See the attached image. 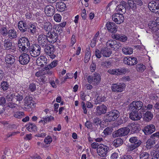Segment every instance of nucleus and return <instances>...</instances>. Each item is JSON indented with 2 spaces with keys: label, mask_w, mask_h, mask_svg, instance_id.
Listing matches in <instances>:
<instances>
[{
  "label": "nucleus",
  "mask_w": 159,
  "mask_h": 159,
  "mask_svg": "<svg viewBox=\"0 0 159 159\" xmlns=\"http://www.w3.org/2000/svg\"><path fill=\"white\" fill-rule=\"evenodd\" d=\"M44 49V51L46 54L48 55L52 59H53L56 57V55L54 53V48L52 46H46Z\"/></svg>",
  "instance_id": "nucleus-13"
},
{
  "label": "nucleus",
  "mask_w": 159,
  "mask_h": 159,
  "mask_svg": "<svg viewBox=\"0 0 159 159\" xmlns=\"http://www.w3.org/2000/svg\"><path fill=\"white\" fill-rule=\"evenodd\" d=\"M101 80V76L98 73H95L92 75H89L87 78L88 82L90 84L93 82L94 84H98Z\"/></svg>",
  "instance_id": "nucleus-4"
},
{
  "label": "nucleus",
  "mask_w": 159,
  "mask_h": 159,
  "mask_svg": "<svg viewBox=\"0 0 159 159\" xmlns=\"http://www.w3.org/2000/svg\"><path fill=\"white\" fill-rule=\"evenodd\" d=\"M126 6L127 7H128V8L131 9L133 10H136L137 8L134 0H128Z\"/></svg>",
  "instance_id": "nucleus-29"
},
{
  "label": "nucleus",
  "mask_w": 159,
  "mask_h": 159,
  "mask_svg": "<svg viewBox=\"0 0 159 159\" xmlns=\"http://www.w3.org/2000/svg\"><path fill=\"white\" fill-rule=\"evenodd\" d=\"M149 25V28L151 29L153 31L156 32L158 30V27L157 26L158 25H159L157 22V20H156V22L154 21H152V23L150 24Z\"/></svg>",
  "instance_id": "nucleus-36"
},
{
  "label": "nucleus",
  "mask_w": 159,
  "mask_h": 159,
  "mask_svg": "<svg viewBox=\"0 0 159 159\" xmlns=\"http://www.w3.org/2000/svg\"><path fill=\"white\" fill-rule=\"evenodd\" d=\"M131 111L132 112L129 114V118L132 120H139L142 118V114L140 112L137 111Z\"/></svg>",
  "instance_id": "nucleus-16"
},
{
  "label": "nucleus",
  "mask_w": 159,
  "mask_h": 159,
  "mask_svg": "<svg viewBox=\"0 0 159 159\" xmlns=\"http://www.w3.org/2000/svg\"><path fill=\"white\" fill-rule=\"evenodd\" d=\"M23 98V96L20 95L18 94H15V99L18 101H20L22 100Z\"/></svg>",
  "instance_id": "nucleus-62"
},
{
  "label": "nucleus",
  "mask_w": 159,
  "mask_h": 159,
  "mask_svg": "<svg viewBox=\"0 0 159 159\" xmlns=\"http://www.w3.org/2000/svg\"><path fill=\"white\" fill-rule=\"evenodd\" d=\"M152 139H148L146 142V147L147 149H150L155 144L154 141Z\"/></svg>",
  "instance_id": "nucleus-43"
},
{
  "label": "nucleus",
  "mask_w": 159,
  "mask_h": 159,
  "mask_svg": "<svg viewBox=\"0 0 159 159\" xmlns=\"http://www.w3.org/2000/svg\"><path fill=\"white\" fill-rule=\"evenodd\" d=\"M38 39L39 45L42 47H45L48 45V41L45 35L40 34L39 36Z\"/></svg>",
  "instance_id": "nucleus-9"
},
{
  "label": "nucleus",
  "mask_w": 159,
  "mask_h": 159,
  "mask_svg": "<svg viewBox=\"0 0 159 159\" xmlns=\"http://www.w3.org/2000/svg\"><path fill=\"white\" fill-rule=\"evenodd\" d=\"M123 61L125 64L130 65L136 64L138 62L137 59L134 57L125 58L124 59Z\"/></svg>",
  "instance_id": "nucleus-21"
},
{
  "label": "nucleus",
  "mask_w": 159,
  "mask_h": 159,
  "mask_svg": "<svg viewBox=\"0 0 159 159\" xmlns=\"http://www.w3.org/2000/svg\"><path fill=\"white\" fill-rule=\"evenodd\" d=\"M44 12L47 16H51L54 14V8L51 5L47 6L45 7Z\"/></svg>",
  "instance_id": "nucleus-23"
},
{
  "label": "nucleus",
  "mask_w": 159,
  "mask_h": 159,
  "mask_svg": "<svg viewBox=\"0 0 159 159\" xmlns=\"http://www.w3.org/2000/svg\"><path fill=\"white\" fill-rule=\"evenodd\" d=\"M18 46L20 51L26 53L29 52L30 43L27 38L25 37L20 38L18 41Z\"/></svg>",
  "instance_id": "nucleus-1"
},
{
  "label": "nucleus",
  "mask_w": 159,
  "mask_h": 159,
  "mask_svg": "<svg viewBox=\"0 0 159 159\" xmlns=\"http://www.w3.org/2000/svg\"><path fill=\"white\" fill-rule=\"evenodd\" d=\"M127 39V37L124 35H121L119 41L123 42H125Z\"/></svg>",
  "instance_id": "nucleus-63"
},
{
  "label": "nucleus",
  "mask_w": 159,
  "mask_h": 159,
  "mask_svg": "<svg viewBox=\"0 0 159 159\" xmlns=\"http://www.w3.org/2000/svg\"><path fill=\"white\" fill-rule=\"evenodd\" d=\"M119 157L118 154L117 152H114L111 155L110 157L111 159H116Z\"/></svg>",
  "instance_id": "nucleus-64"
},
{
  "label": "nucleus",
  "mask_w": 159,
  "mask_h": 159,
  "mask_svg": "<svg viewBox=\"0 0 159 159\" xmlns=\"http://www.w3.org/2000/svg\"><path fill=\"white\" fill-rule=\"evenodd\" d=\"M109 150V148L108 146L103 144H100L97 150L99 156L104 157L107 153Z\"/></svg>",
  "instance_id": "nucleus-3"
},
{
  "label": "nucleus",
  "mask_w": 159,
  "mask_h": 159,
  "mask_svg": "<svg viewBox=\"0 0 159 159\" xmlns=\"http://www.w3.org/2000/svg\"><path fill=\"white\" fill-rule=\"evenodd\" d=\"M128 70L127 69L124 68L115 69H110L108 70V72L111 74L116 75L125 74Z\"/></svg>",
  "instance_id": "nucleus-14"
},
{
  "label": "nucleus",
  "mask_w": 159,
  "mask_h": 159,
  "mask_svg": "<svg viewBox=\"0 0 159 159\" xmlns=\"http://www.w3.org/2000/svg\"><path fill=\"white\" fill-rule=\"evenodd\" d=\"M107 110V107L104 105L98 106L96 108V114L100 116L105 113Z\"/></svg>",
  "instance_id": "nucleus-20"
},
{
  "label": "nucleus",
  "mask_w": 159,
  "mask_h": 159,
  "mask_svg": "<svg viewBox=\"0 0 159 159\" xmlns=\"http://www.w3.org/2000/svg\"><path fill=\"white\" fill-rule=\"evenodd\" d=\"M88 96H89V95H87L85 92L83 91L80 92V98L83 101H86Z\"/></svg>",
  "instance_id": "nucleus-50"
},
{
  "label": "nucleus",
  "mask_w": 159,
  "mask_h": 159,
  "mask_svg": "<svg viewBox=\"0 0 159 159\" xmlns=\"http://www.w3.org/2000/svg\"><path fill=\"white\" fill-rule=\"evenodd\" d=\"M136 70L142 72L146 69L145 66L143 64H138L136 66Z\"/></svg>",
  "instance_id": "nucleus-48"
},
{
  "label": "nucleus",
  "mask_w": 159,
  "mask_h": 159,
  "mask_svg": "<svg viewBox=\"0 0 159 159\" xmlns=\"http://www.w3.org/2000/svg\"><path fill=\"white\" fill-rule=\"evenodd\" d=\"M47 59L43 56H41L38 57L36 61L37 65L39 66L42 67L44 63H47Z\"/></svg>",
  "instance_id": "nucleus-24"
},
{
  "label": "nucleus",
  "mask_w": 159,
  "mask_h": 159,
  "mask_svg": "<svg viewBox=\"0 0 159 159\" xmlns=\"http://www.w3.org/2000/svg\"><path fill=\"white\" fill-rule=\"evenodd\" d=\"M3 46L6 49L9 50L11 48L12 44L9 39H5L3 41Z\"/></svg>",
  "instance_id": "nucleus-35"
},
{
  "label": "nucleus",
  "mask_w": 159,
  "mask_h": 159,
  "mask_svg": "<svg viewBox=\"0 0 159 159\" xmlns=\"http://www.w3.org/2000/svg\"><path fill=\"white\" fill-rule=\"evenodd\" d=\"M56 7L58 11H62L65 10L66 5L64 2H59L57 3Z\"/></svg>",
  "instance_id": "nucleus-31"
},
{
  "label": "nucleus",
  "mask_w": 159,
  "mask_h": 159,
  "mask_svg": "<svg viewBox=\"0 0 159 159\" xmlns=\"http://www.w3.org/2000/svg\"><path fill=\"white\" fill-rule=\"evenodd\" d=\"M128 108L130 111H138L141 109L142 112L147 110L146 106H143L142 102L139 101H133L129 105Z\"/></svg>",
  "instance_id": "nucleus-2"
},
{
  "label": "nucleus",
  "mask_w": 159,
  "mask_h": 159,
  "mask_svg": "<svg viewBox=\"0 0 159 159\" xmlns=\"http://www.w3.org/2000/svg\"><path fill=\"white\" fill-rule=\"evenodd\" d=\"M5 94V97L7 101H11L15 99V94L11 93L10 92L7 91Z\"/></svg>",
  "instance_id": "nucleus-33"
},
{
  "label": "nucleus",
  "mask_w": 159,
  "mask_h": 159,
  "mask_svg": "<svg viewBox=\"0 0 159 159\" xmlns=\"http://www.w3.org/2000/svg\"><path fill=\"white\" fill-rule=\"evenodd\" d=\"M125 84L117 83L112 84L111 89L113 92L119 93L122 92L125 89Z\"/></svg>",
  "instance_id": "nucleus-7"
},
{
  "label": "nucleus",
  "mask_w": 159,
  "mask_h": 159,
  "mask_svg": "<svg viewBox=\"0 0 159 159\" xmlns=\"http://www.w3.org/2000/svg\"><path fill=\"white\" fill-rule=\"evenodd\" d=\"M116 2L115 1H112L106 7V10L107 11V12L108 13L110 12V10L111 7H112L114 6H116Z\"/></svg>",
  "instance_id": "nucleus-49"
},
{
  "label": "nucleus",
  "mask_w": 159,
  "mask_h": 159,
  "mask_svg": "<svg viewBox=\"0 0 159 159\" xmlns=\"http://www.w3.org/2000/svg\"><path fill=\"white\" fill-rule=\"evenodd\" d=\"M52 141V137L49 136H47L44 139V142L46 144H50Z\"/></svg>",
  "instance_id": "nucleus-53"
},
{
  "label": "nucleus",
  "mask_w": 159,
  "mask_h": 159,
  "mask_svg": "<svg viewBox=\"0 0 159 159\" xmlns=\"http://www.w3.org/2000/svg\"><path fill=\"white\" fill-rule=\"evenodd\" d=\"M149 157V154L146 152H141L139 156L140 159H148Z\"/></svg>",
  "instance_id": "nucleus-46"
},
{
  "label": "nucleus",
  "mask_w": 159,
  "mask_h": 159,
  "mask_svg": "<svg viewBox=\"0 0 159 159\" xmlns=\"http://www.w3.org/2000/svg\"><path fill=\"white\" fill-rule=\"evenodd\" d=\"M48 41L51 43H54L57 41V34L55 32H48L46 35Z\"/></svg>",
  "instance_id": "nucleus-10"
},
{
  "label": "nucleus",
  "mask_w": 159,
  "mask_h": 159,
  "mask_svg": "<svg viewBox=\"0 0 159 159\" xmlns=\"http://www.w3.org/2000/svg\"><path fill=\"white\" fill-rule=\"evenodd\" d=\"M28 32L33 34L35 33L37 30L36 27L35 25L33 24H30L28 26Z\"/></svg>",
  "instance_id": "nucleus-39"
},
{
  "label": "nucleus",
  "mask_w": 159,
  "mask_h": 159,
  "mask_svg": "<svg viewBox=\"0 0 159 159\" xmlns=\"http://www.w3.org/2000/svg\"><path fill=\"white\" fill-rule=\"evenodd\" d=\"M36 89V85L34 83H32L30 84L29 86V90L32 92L34 91Z\"/></svg>",
  "instance_id": "nucleus-58"
},
{
  "label": "nucleus",
  "mask_w": 159,
  "mask_h": 159,
  "mask_svg": "<svg viewBox=\"0 0 159 159\" xmlns=\"http://www.w3.org/2000/svg\"><path fill=\"white\" fill-rule=\"evenodd\" d=\"M116 41L113 40H109L107 43V45L108 46L111 47V48H113L114 45Z\"/></svg>",
  "instance_id": "nucleus-51"
},
{
  "label": "nucleus",
  "mask_w": 159,
  "mask_h": 159,
  "mask_svg": "<svg viewBox=\"0 0 159 159\" xmlns=\"http://www.w3.org/2000/svg\"><path fill=\"white\" fill-rule=\"evenodd\" d=\"M112 20L117 24H120L124 21V18L122 14L116 13L112 16Z\"/></svg>",
  "instance_id": "nucleus-15"
},
{
  "label": "nucleus",
  "mask_w": 159,
  "mask_h": 159,
  "mask_svg": "<svg viewBox=\"0 0 159 159\" xmlns=\"http://www.w3.org/2000/svg\"><path fill=\"white\" fill-rule=\"evenodd\" d=\"M48 122H49L48 118L47 116L45 117H43L42 118L41 120L39 121V123H42L44 125L45 123H47Z\"/></svg>",
  "instance_id": "nucleus-60"
},
{
  "label": "nucleus",
  "mask_w": 159,
  "mask_h": 159,
  "mask_svg": "<svg viewBox=\"0 0 159 159\" xmlns=\"http://www.w3.org/2000/svg\"><path fill=\"white\" fill-rule=\"evenodd\" d=\"M54 19L55 21L59 22L61 20V16L59 14H55L54 16Z\"/></svg>",
  "instance_id": "nucleus-54"
},
{
  "label": "nucleus",
  "mask_w": 159,
  "mask_h": 159,
  "mask_svg": "<svg viewBox=\"0 0 159 159\" xmlns=\"http://www.w3.org/2000/svg\"><path fill=\"white\" fill-rule=\"evenodd\" d=\"M90 57V52L89 51H87L85 56V62H87L89 60Z\"/></svg>",
  "instance_id": "nucleus-56"
},
{
  "label": "nucleus",
  "mask_w": 159,
  "mask_h": 159,
  "mask_svg": "<svg viewBox=\"0 0 159 159\" xmlns=\"http://www.w3.org/2000/svg\"><path fill=\"white\" fill-rule=\"evenodd\" d=\"M52 28L51 24L49 22H46L44 23L43 29L47 31H50Z\"/></svg>",
  "instance_id": "nucleus-41"
},
{
  "label": "nucleus",
  "mask_w": 159,
  "mask_h": 159,
  "mask_svg": "<svg viewBox=\"0 0 159 159\" xmlns=\"http://www.w3.org/2000/svg\"><path fill=\"white\" fill-rule=\"evenodd\" d=\"M122 51L125 55H130L133 52V49L130 47H123L122 49Z\"/></svg>",
  "instance_id": "nucleus-37"
},
{
  "label": "nucleus",
  "mask_w": 159,
  "mask_h": 159,
  "mask_svg": "<svg viewBox=\"0 0 159 159\" xmlns=\"http://www.w3.org/2000/svg\"><path fill=\"white\" fill-rule=\"evenodd\" d=\"M119 112L117 110H112L107 114L106 120L109 121H114L119 117Z\"/></svg>",
  "instance_id": "nucleus-6"
},
{
  "label": "nucleus",
  "mask_w": 159,
  "mask_h": 159,
  "mask_svg": "<svg viewBox=\"0 0 159 159\" xmlns=\"http://www.w3.org/2000/svg\"><path fill=\"white\" fill-rule=\"evenodd\" d=\"M153 116V114L149 111H147L143 113V120L147 122L150 121L152 119Z\"/></svg>",
  "instance_id": "nucleus-25"
},
{
  "label": "nucleus",
  "mask_w": 159,
  "mask_h": 159,
  "mask_svg": "<svg viewBox=\"0 0 159 159\" xmlns=\"http://www.w3.org/2000/svg\"><path fill=\"white\" fill-rule=\"evenodd\" d=\"M129 141L130 142L133 143V144H136L137 146H140L141 143V141L138 139L136 137H131Z\"/></svg>",
  "instance_id": "nucleus-38"
},
{
  "label": "nucleus",
  "mask_w": 159,
  "mask_h": 159,
  "mask_svg": "<svg viewBox=\"0 0 159 159\" xmlns=\"http://www.w3.org/2000/svg\"><path fill=\"white\" fill-rule=\"evenodd\" d=\"M26 23L23 21H19L18 23V28L22 32H24L26 31Z\"/></svg>",
  "instance_id": "nucleus-26"
},
{
  "label": "nucleus",
  "mask_w": 159,
  "mask_h": 159,
  "mask_svg": "<svg viewBox=\"0 0 159 159\" xmlns=\"http://www.w3.org/2000/svg\"><path fill=\"white\" fill-rule=\"evenodd\" d=\"M93 123L95 125H98L101 123L100 120L98 117L94 118L93 119Z\"/></svg>",
  "instance_id": "nucleus-61"
},
{
  "label": "nucleus",
  "mask_w": 159,
  "mask_h": 159,
  "mask_svg": "<svg viewBox=\"0 0 159 159\" xmlns=\"http://www.w3.org/2000/svg\"><path fill=\"white\" fill-rule=\"evenodd\" d=\"M106 100V98L104 96H98L95 101V104H97L100 103L102 102H104Z\"/></svg>",
  "instance_id": "nucleus-42"
},
{
  "label": "nucleus",
  "mask_w": 159,
  "mask_h": 159,
  "mask_svg": "<svg viewBox=\"0 0 159 159\" xmlns=\"http://www.w3.org/2000/svg\"><path fill=\"white\" fill-rule=\"evenodd\" d=\"M139 146H137V145H136V144H132L128 147V151H132Z\"/></svg>",
  "instance_id": "nucleus-59"
},
{
  "label": "nucleus",
  "mask_w": 159,
  "mask_h": 159,
  "mask_svg": "<svg viewBox=\"0 0 159 159\" xmlns=\"http://www.w3.org/2000/svg\"><path fill=\"white\" fill-rule=\"evenodd\" d=\"M25 105L28 108L32 107L34 104V101L33 100L32 97L27 96L25 98Z\"/></svg>",
  "instance_id": "nucleus-17"
},
{
  "label": "nucleus",
  "mask_w": 159,
  "mask_h": 159,
  "mask_svg": "<svg viewBox=\"0 0 159 159\" xmlns=\"http://www.w3.org/2000/svg\"><path fill=\"white\" fill-rule=\"evenodd\" d=\"M129 132V130L127 127L122 128L116 131L113 134V137H122L127 135Z\"/></svg>",
  "instance_id": "nucleus-8"
},
{
  "label": "nucleus",
  "mask_w": 159,
  "mask_h": 159,
  "mask_svg": "<svg viewBox=\"0 0 159 159\" xmlns=\"http://www.w3.org/2000/svg\"><path fill=\"white\" fill-rule=\"evenodd\" d=\"M7 29L5 27L2 28L0 30L1 33L3 36H6L8 34Z\"/></svg>",
  "instance_id": "nucleus-57"
},
{
  "label": "nucleus",
  "mask_w": 159,
  "mask_h": 159,
  "mask_svg": "<svg viewBox=\"0 0 159 159\" xmlns=\"http://www.w3.org/2000/svg\"><path fill=\"white\" fill-rule=\"evenodd\" d=\"M101 52L103 56L106 57H109L112 53V51L107 48H102Z\"/></svg>",
  "instance_id": "nucleus-32"
},
{
  "label": "nucleus",
  "mask_w": 159,
  "mask_h": 159,
  "mask_svg": "<svg viewBox=\"0 0 159 159\" xmlns=\"http://www.w3.org/2000/svg\"><path fill=\"white\" fill-rule=\"evenodd\" d=\"M155 130V126L153 125H150L145 126L143 129L146 135L151 134Z\"/></svg>",
  "instance_id": "nucleus-19"
},
{
  "label": "nucleus",
  "mask_w": 159,
  "mask_h": 159,
  "mask_svg": "<svg viewBox=\"0 0 159 159\" xmlns=\"http://www.w3.org/2000/svg\"><path fill=\"white\" fill-rule=\"evenodd\" d=\"M26 127L27 130L30 132L37 130L36 126L32 123H29L26 125Z\"/></svg>",
  "instance_id": "nucleus-34"
},
{
  "label": "nucleus",
  "mask_w": 159,
  "mask_h": 159,
  "mask_svg": "<svg viewBox=\"0 0 159 159\" xmlns=\"http://www.w3.org/2000/svg\"><path fill=\"white\" fill-rule=\"evenodd\" d=\"M46 135L45 131L43 130H41L37 134L36 136L38 137H40L43 138Z\"/></svg>",
  "instance_id": "nucleus-52"
},
{
  "label": "nucleus",
  "mask_w": 159,
  "mask_h": 159,
  "mask_svg": "<svg viewBox=\"0 0 159 159\" xmlns=\"http://www.w3.org/2000/svg\"><path fill=\"white\" fill-rule=\"evenodd\" d=\"M7 34L9 38L11 39H15L17 37V32L14 29L9 30Z\"/></svg>",
  "instance_id": "nucleus-30"
},
{
  "label": "nucleus",
  "mask_w": 159,
  "mask_h": 159,
  "mask_svg": "<svg viewBox=\"0 0 159 159\" xmlns=\"http://www.w3.org/2000/svg\"><path fill=\"white\" fill-rule=\"evenodd\" d=\"M30 58L29 55L27 53H23L19 57V61L22 65L27 64L29 62Z\"/></svg>",
  "instance_id": "nucleus-12"
},
{
  "label": "nucleus",
  "mask_w": 159,
  "mask_h": 159,
  "mask_svg": "<svg viewBox=\"0 0 159 159\" xmlns=\"http://www.w3.org/2000/svg\"><path fill=\"white\" fill-rule=\"evenodd\" d=\"M41 47L39 45L34 44L29 49L31 55L34 57L39 56L40 53Z\"/></svg>",
  "instance_id": "nucleus-5"
},
{
  "label": "nucleus",
  "mask_w": 159,
  "mask_h": 159,
  "mask_svg": "<svg viewBox=\"0 0 159 159\" xmlns=\"http://www.w3.org/2000/svg\"><path fill=\"white\" fill-rule=\"evenodd\" d=\"M111 132V129L109 127L106 128L103 131V133L105 135H107L110 134Z\"/></svg>",
  "instance_id": "nucleus-55"
},
{
  "label": "nucleus",
  "mask_w": 159,
  "mask_h": 159,
  "mask_svg": "<svg viewBox=\"0 0 159 159\" xmlns=\"http://www.w3.org/2000/svg\"><path fill=\"white\" fill-rule=\"evenodd\" d=\"M99 35V33L98 31L95 35L92 42H93L92 44L91 45L92 47H94L95 46L96 43L98 42V39Z\"/></svg>",
  "instance_id": "nucleus-45"
},
{
  "label": "nucleus",
  "mask_w": 159,
  "mask_h": 159,
  "mask_svg": "<svg viewBox=\"0 0 159 159\" xmlns=\"http://www.w3.org/2000/svg\"><path fill=\"white\" fill-rule=\"evenodd\" d=\"M148 5L149 9L152 12L155 13L158 12L159 11L158 3L152 1L149 2Z\"/></svg>",
  "instance_id": "nucleus-18"
},
{
  "label": "nucleus",
  "mask_w": 159,
  "mask_h": 159,
  "mask_svg": "<svg viewBox=\"0 0 159 159\" xmlns=\"http://www.w3.org/2000/svg\"><path fill=\"white\" fill-rule=\"evenodd\" d=\"M5 60L6 63L8 64H13L15 61L14 56L11 54H7L6 56Z\"/></svg>",
  "instance_id": "nucleus-28"
},
{
  "label": "nucleus",
  "mask_w": 159,
  "mask_h": 159,
  "mask_svg": "<svg viewBox=\"0 0 159 159\" xmlns=\"http://www.w3.org/2000/svg\"><path fill=\"white\" fill-rule=\"evenodd\" d=\"M1 86L3 91L7 90L9 88V83L6 81H2L1 84Z\"/></svg>",
  "instance_id": "nucleus-44"
},
{
  "label": "nucleus",
  "mask_w": 159,
  "mask_h": 159,
  "mask_svg": "<svg viewBox=\"0 0 159 159\" xmlns=\"http://www.w3.org/2000/svg\"><path fill=\"white\" fill-rule=\"evenodd\" d=\"M106 27L108 30L111 33H114L117 31L116 25L113 22H108L106 24Z\"/></svg>",
  "instance_id": "nucleus-22"
},
{
  "label": "nucleus",
  "mask_w": 159,
  "mask_h": 159,
  "mask_svg": "<svg viewBox=\"0 0 159 159\" xmlns=\"http://www.w3.org/2000/svg\"><path fill=\"white\" fill-rule=\"evenodd\" d=\"M129 130V131L130 130L133 132H137L139 130V128L136 124L134 123H129L127 127Z\"/></svg>",
  "instance_id": "nucleus-27"
},
{
  "label": "nucleus",
  "mask_w": 159,
  "mask_h": 159,
  "mask_svg": "<svg viewBox=\"0 0 159 159\" xmlns=\"http://www.w3.org/2000/svg\"><path fill=\"white\" fill-rule=\"evenodd\" d=\"M127 4L125 2L123 1L121 2L120 4L116 7V10L117 12L122 15V13H125L126 12V8H128L127 7Z\"/></svg>",
  "instance_id": "nucleus-11"
},
{
  "label": "nucleus",
  "mask_w": 159,
  "mask_h": 159,
  "mask_svg": "<svg viewBox=\"0 0 159 159\" xmlns=\"http://www.w3.org/2000/svg\"><path fill=\"white\" fill-rule=\"evenodd\" d=\"M123 143V140L120 138H117L113 142V144L116 147L120 146Z\"/></svg>",
  "instance_id": "nucleus-40"
},
{
  "label": "nucleus",
  "mask_w": 159,
  "mask_h": 159,
  "mask_svg": "<svg viewBox=\"0 0 159 159\" xmlns=\"http://www.w3.org/2000/svg\"><path fill=\"white\" fill-rule=\"evenodd\" d=\"M24 115V113L23 112L17 111L14 112L13 113V116L16 118L20 119L22 118Z\"/></svg>",
  "instance_id": "nucleus-47"
}]
</instances>
